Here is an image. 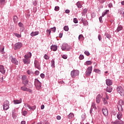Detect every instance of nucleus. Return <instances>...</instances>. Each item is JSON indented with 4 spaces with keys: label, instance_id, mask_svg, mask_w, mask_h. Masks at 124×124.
<instances>
[{
    "label": "nucleus",
    "instance_id": "nucleus-2",
    "mask_svg": "<svg viewBox=\"0 0 124 124\" xmlns=\"http://www.w3.org/2000/svg\"><path fill=\"white\" fill-rule=\"evenodd\" d=\"M34 85L37 90H40L41 89V82L37 79H35Z\"/></svg>",
    "mask_w": 124,
    "mask_h": 124
},
{
    "label": "nucleus",
    "instance_id": "nucleus-49",
    "mask_svg": "<svg viewBox=\"0 0 124 124\" xmlns=\"http://www.w3.org/2000/svg\"><path fill=\"white\" fill-rule=\"evenodd\" d=\"M40 77L42 78V79H44L45 78V75L43 73L41 74Z\"/></svg>",
    "mask_w": 124,
    "mask_h": 124
},
{
    "label": "nucleus",
    "instance_id": "nucleus-61",
    "mask_svg": "<svg viewBox=\"0 0 124 124\" xmlns=\"http://www.w3.org/2000/svg\"><path fill=\"white\" fill-rule=\"evenodd\" d=\"M65 13H66L67 14H68V13H70V11L69 10H66L65 11Z\"/></svg>",
    "mask_w": 124,
    "mask_h": 124
},
{
    "label": "nucleus",
    "instance_id": "nucleus-10",
    "mask_svg": "<svg viewBox=\"0 0 124 124\" xmlns=\"http://www.w3.org/2000/svg\"><path fill=\"white\" fill-rule=\"evenodd\" d=\"M21 91H24V92H29V93H32V91L29 88L26 87V86H22L21 87Z\"/></svg>",
    "mask_w": 124,
    "mask_h": 124
},
{
    "label": "nucleus",
    "instance_id": "nucleus-55",
    "mask_svg": "<svg viewBox=\"0 0 124 124\" xmlns=\"http://www.w3.org/2000/svg\"><path fill=\"white\" fill-rule=\"evenodd\" d=\"M62 58L63 59H64V60H66V59H67V55H66L65 54L63 55H62Z\"/></svg>",
    "mask_w": 124,
    "mask_h": 124
},
{
    "label": "nucleus",
    "instance_id": "nucleus-9",
    "mask_svg": "<svg viewBox=\"0 0 124 124\" xmlns=\"http://www.w3.org/2000/svg\"><path fill=\"white\" fill-rule=\"evenodd\" d=\"M23 46V44L20 42H18L15 45V50H18V49H21V47Z\"/></svg>",
    "mask_w": 124,
    "mask_h": 124
},
{
    "label": "nucleus",
    "instance_id": "nucleus-38",
    "mask_svg": "<svg viewBox=\"0 0 124 124\" xmlns=\"http://www.w3.org/2000/svg\"><path fill=\"white\" fill-rule=\"evenodd\" d=\"M93 108V109H94L95 110H96V109H97V108H96V107L95 106V103H93L92 106V108Z\"/></svg>",
    "mask_w": 124,
    "mask_h": 124
},
{
    "label": "nucleus",
    "instance_id": "nucleus-24",
    "mask_svg": "<svg viewBox=\"0 0 124 124\" xmlns=\"http://www.w3.org/2000/svg\"><path fill=\"white\" fill-rule=\"evenodd\" d=\"M112 89L111 87L109 86V87H107V89H106V92H108V93H111L112 91Z\"/></svg>",
    "mask_w": 124,
    "mask_h": 124
},
{
    "label": "nucleus",
    "instance_id": "nucleus-11",
    "mask_svg": "<svg viewBox=\"0 0 124 124\" xmlns=\"http://www.w3.org/2000/svg\"><path fill=\"white\" fill-rule=\"evenodd\" d=\"M34 66L36 67V68H37V69H39V70H40V63H39V62L38 61L35 60L34 61Z\"/></svg>",
    "mask_w": 124,
    "mask_h": 124
},
{
    "label": "nucleus",
    "instance_id": "nucleus-37",
    "mask_svg": "<svg viewBox=\"0 0 124 124\" xmlns=\"http://www.w3.org/2000/svg\"><path fill=\"white\" fill-rule=\"evenodd\" d=\"M63 30L65 31H69V28H68V26H65L64 27Z\"/></svg>",
    "mask_w": 124,
    "mask_h": 124
},
{
    "label": "nucleus",
    "instance_id": "nucleus-42",
    "mask_svg": "<svg viewBox=\"0 0 124 124\" xmlns=\"http://www.w3.org/2000/svg\"><path fill=\"white\" fill-rule=\"evenodd\" d=\"M44 58L45 60H49L50 59V57L47 54H45Z\"/></svg>",
    "mask_w": 124,
    "mask_h": 124
},
{
    "label": "nucleus",
    "instance_id": "nucleus-3",
    "mask_svg": "<svg viewBox=\"0 0 124 124\" xmlns=\"http://www.w3.org/2000/svg\"><path fill=\"white\" fill-rule=\"evenodd\" d=\"M79 70H74L71 72V76L72 78H75L76 76H78L79 75Z\"/></svg>",
    "mask_w": 124,
    "mask_h": 124
},
{
    "label": "nucleus",
    "instance_id": "nucleus-35",
    "mask_svg": "<svg viewBox=\"0 0 124 124\" xmlns=\"http://www.w3.org/2000/svg\"><path fill=\"white\" fill-rule=\"evenodd\" d=\"M91 64H92V62L91 61H86L85 63V65H91Z\"/></svg>",
    "mask_w": 124,
    "mask_h": 124
},
{
    "label": "nucleus",
    "instance_id": "nucleus-43",
    "mask_svg": "<svg viewBox=\"0 0 124 124\" xmlns=\"http://www.w3.org/2000/svg\"><path fill=\"white\" fill-rule=\"evenodd\" d=\"M88 12V9H84L83 11V12L82 13V15H85L86 13Z\"/></svg>",
    "mask_w": 124,
    "mask_h": 124
},
{
    "label": "nucleus",
    "instance_id": "nucleus-14",
    "mask_svg": "<svg viewBox=\"0 0 124 124\" xmlns=\"http://www.w3.org/2000/svg\"><path fill=\"white\" fill-rule=\"evenodd\" d=\"M102 112L104 115V116H108V109L106 108H103L102 109Z\"/></svg>",
    "mask_w": 124,
    "mask_h": 124
},
{
    "label": "nucleus",
    "instance_id": "nucleus-5",
    "mask_svg": "<svg viewBox=\"0 0 124 124\" xmlns=\"http://www.w3.org/2000/svg\"><path fill=\"white\" fill-rule=\"evenodd\" d=\"M10 60H11V62L14 63V64H16V65H18L19 64V62H18V60L16 59V58L13 57L12 56H10Z\"/></svg>",
    "mask_w": 124,
    "mask_h": 124
},
{
    "label": "nucleus",
    "instance_id": "nucleus-12",
    "mask_svg": "<svg viewBox=\"0 0 124 124\" xmlns=\"http://www.w3.org/2000/svg\"><path fill=\"white\" fill-rule=\"evenodd\" d=\"M6 70L5 68H4V66L2 65H0V72L2 73V74H5Z\"/></svg>",
    "mask_w": 124,
    "mask_h": 124
},
{
    "label": "nucleus",
    "instance_id": "nucleus-25",
    "mask_svg": "<svg viewBox=\"0 0 124 124\" xmlns=\"http://www.w3.org/2000/svg\"><path fill=\"white\" fill-rule=\"evenodd\" d=\"M13 21L16 24L18 22V17L16 16L13 17Z\"/></svg>",
    "mask_w": 124,
    "mask_h": 124
},
{
    "label": "nucleus",
    "instance_id": "nucleus-63",
    "mask_svg": "<svg viewBox=\"0 0 124 124\" xmlns=\"http://www.w3.org/2000/svg\"><path fill=\"white\" fill-rule=\"evenodd\" d=\"M99 21L100 23H102L103 21H102V16H100L99 18Z\"/></svg>",
    "mask_w": 124,
    "mask_h": 124
},
{
    "label": "nucleus",
    "instance_id": "nucleus-36",
    "mask_svg": "<svg viewBox=\"0 0 124 124\" xmlns=\"http://www.w3.org/2000/svg\"><path fill=\"white\" fill-rule=\"evenodd\" d=\"M14 35H15V36H16L18 38H20V37H21L22 36V35H21L20 34H18L17 33H14Z\"/></svg>",
    "mask_w": 124,
    "mask_h": 124
},
{
    "label": "nucleus",
    "instance_id": "nucleus-58",
    "mask_svg": "<svg viewBox=\"0 0 124 124\" xmlns=\"http://www.w3.org/2000/svg\"><path fill=\"white\" fill-rule=\"evenodd\" d=\"M52 29V31L53 32H56V27H54L53 28H51Z\"/></svg>",
    "mask_w": 124,
    "mask_h": 124
},
{
    "label": "nucleus",
    "instance_id": "nucleus-26",
    "mask_svg": "<svg viewBox=\"0 0 124 124\" xmlns=\"http://www.w3.org/2000/svg\"><path fill=\"white\" fill-rule=\"evenodd\" d=\"M118 111H119L120 112H123V106L118 105Z\"/></svg>",
    "mask_w": 124,
    "mask_h": 124
},
{
    "label": "nucleus",
    "instance_id": "nucleus-7",
    "mask_svg": "<svg viewBox=\"0 0 124 124\" xmlns=\"http://www.w3.org/2000/svg\"><path fill=\"white\" fill-rule=\"evenodd\" d=\"M62 51H70V46L67 44H64L62 45Z\"/></svg>",
    "mask_w": 124,
    "mask_h": 124
},
{
    "label": "nucleus",
    "instance_id": "nucleus-22",
    "mask_svg": "<svg viewBox=\"0 0 124 124\" xmlns=\"http://www.w3.org/2000/svg\"><path fill=\"white\" fill-rule=\"evenodd\" d=\"M116 123L117 124H124V122L123 121H122L121 120H116L115 121Z\"/></svg>",
    "mask_w": 124,
    "mask_h": 124
},
{
    "label": "nucleus",
    "instance_id": "nucleus-64",
    "mask_svg": "<svg viewBox=\"0 0 124 124\" xmlns=\"http://www.w3.org/2000/svg\"><path fill=\"white\" fill-rule=\"evenodd\" d=\"M61 119H62V117H61V116L58 115L57 116V120H61Z\"/></svg>",
    "mask_w": 124,
    "mask_h": 124
},
{
    "label": "nucleus",
    "instance_id": "nucleus-20",
    "mask_svg": "<svg viewBox=\"0 0 124 124\" xmlns=\"http://www.w3.org/2000/svg\"><path fill=\"white\" fill-rule=\"evenodd\" d=\"M108 13H109V10H105V11L102 13V17H104L105 15H106L107 14H108Z\"/></svg>",
    "mask_w": 124,
    "mask_h": 124
},
{
    "label": "nucleus",
    "instance_id": "nucleus-54",
    "mask_svg": "<svg viewBox=\"0 0 124 124\" xmlns=\"http://www.w3.org/2000/svg\"><path fill=\"white\" fill-rule=\"evenodd\" d=\"M98 40H99V41H101V39H102V38L101 37V35L100 34H99L98 35Z\"/></svg>",
    "mask_w": 124,
    "mask_h": 124
},
{
    "label": "nucleus",
    "instance_id": "nucleus-52",
    "mask_svg": "<svg viewBox=\"0 0 124 124\" xmlns=\"http://www.w3.org/2000/svg\"><path fill=\"white\" fill-rule=\"evenodd\" d=\"M73 22L75 24H77L78 23V20H77V18H74Z\"/></svg>",
    "mask_w": 124,
    "mask_h": 124
},
{
    "label": "nucleus",
    "instance_id": "nucleus-28",
    "mask_svg": "<svg viewBox=\"0 0 124 124\" xmlns=\"http://www.w3.org/2000/svg\"><path fill=\"white\" fill-rule=\"evenodd\" d=\"M74 117V114L73 113H70L68 115V119H72Z\"/></svg>",
    "mask_w": 124,
    "mask_h": 124
},
{
    "label": "nucleus",
    "instance_id": "nucleus-39",
    "mask_svg": "<svg viewBox=\"0 0 124 124\" xmlns=\"http://www.w3.org/2000/svg\"><path fill=\"white\" fill-rule=\"evenodd\" d=\"M124 101L123 100H120L119 102L118 105H121V106H123V105H124Z\"/></svg>",
    "mask_w": 124,
    "mask_h": 124
},
{
    "label": "nucleus",
    "instance_id": "nucleus-57",
    "mask_svg": "<svg viewBox=\"0 0 124 124\" xmlns=\"http://www.w3.org/2000/svg\"><path fill=\"white\" fill-rule=\"evenodd\" d=\"M79 60H83L84 59V55H80L79 57Z\"/></svg>",
    "mask_w": 124,
    "mask_h": 124
},
{
    "label": "nucleus",
    "instance_id": "nucleus-51",
    "mask_svg": "<svg viewBox=\"0 0 124 124\" xmlns=\"http://www.w3.org/2000/svg\"><path fill=\"white\" fill-rule=\"evenodd\" d=\"M33 5H34V6H36L37 5V1L35 0L33 2Z\"/></svg>",
    "mask_w": 124,
    "mask_h": 124
},
{
    "label": "nucleus",
    "instance_id": "nucleus-23",
    "mask_svg": "<svg viewBox=\"0 0 124 124\" xmlns=\"http://www.w3.org/2000/svg\"><path fill=\"white\" fill-rule=\"evenodd\" d=\"M27 73L28 75H33L34 73L31 71V70H28L27 71Z\"/></svg>",
    "mask_w": 124,
    "mask_h": 124
},
{
    "label": "nucleus",
    "instance_id": "nucleus-15",
    "mask_svg": "<svg viewBox=\"0 0 124 124\" xmlns=\"http://www.w3.org/2000/svg\"><path fill=\"white\" fill-rule=\"evenodd\" d=\"M50 49L52 51H54V52H56V51H57V50H58V46H56V45H52L50 46Z\"/></svg>",
    "mask_w": 124,
    "mask_h": 124
},
{
    "label": "nucleus",
    "instance_id": "nucleus-13",
    "mask_svg": "<svg viewBox=\"0 0 124 124\" xmlns=\"http://www.w3.org/2000/svg\"><path fill=\"white\" fill-rule=\"evenodd\" d=\"M101 97H102V96H101V95L100 94H99L96 96V103H98V104L100 103Z\"/></svg>",
    "mask_w": 124,
    "mask_h": 124
},
{
    "label": "nucleus",
    "instance_id": "nucleus-18",
    "mask_svg": "<svg viewBox=\"0 0 124 124\" xmlns=\"http://www.w3.org/2000/svg\"><path fill=\"white\" fill-rule=\"evenodd\" d=\"M117 118L118 120H121L123 118V113L122 112H119L117 114Z\"/></svg>",
    "mask_w": 124,
    "mask_h": 124
},
{
    "label": "nucleus",
    "instance_id": "nucleus-1",
    "mask_svg": "<svg viewBox=\"0 0 124 124\" xmlns=\"http://www.w3.org/2000/svg\"><path fill=\"white\" fill-rule=\"evenodd\" d=\"M31 53L29 52L28 54L24 55V59L22 61L25 64H30L31 63Z\"/></svg>",
    "mask_w": 124,
    "mask_h": 124
},
{
    "label": "nucleus",
    "instance_id": "nucleus-32",
    "mask_svg": "<svg viewBox=\"0 0 124 124\" xmlns=\"http://www.w3.org/2000/svg\"><path fill=\"white\" fill-rule=\"evenodd\" d=\"M25 107L26 109H27L28 111H30L31 109V107L29 104H25Z\"/></svg>",
    "mask_w": 124,
    "mask_h": 124
},
{
    "label": "nucleus",
    "instance_id": "nucleus-44",
    "mask_svg": "<svg viewBox=\"0 0 124 124\" xmlns=\"http://www.w3.org/2000/svg\"><path fill=\"white\" fill-rule=\"evenodd\" d=\"M51 66L52 67H55V61L54 60L51 61Z\"/></svg>",
    "mask_w": 124,
    "mask_h": 124
},
{
    "label": "nucleus",
    "instance_id": "nucleus-50",
    "mask_svg": "<svg viewBox=\"0 0 124 124\" xmlns=\"http://www.w3.org/2000/svg\"><path fill=\"white\" fill-rule=\"evenodd\" d=\"M18 26L19 27H20V28H23V27H24V24H23V23L19 22L18 23Z\"/></svg>",
    "mask_w": 124,
    "mask_h": 124
},
{
    "label": "nucleus",
    "instance_id": "nucleus-17",
    "mask_svg": "<svg viewBox=\"0 0 124 124\" xmlns=\"http://www.w3.org/2000/svg\"><path fill=\"white\" fill-rule=\"evenodd\" d=\"M39 34V31H32L31 34L30 35H31L32 37L35 36L36 35H38Z\"/></svg>",
    "mask_w": 124,
    "mask_h": 124
},
{
    "label": "nucleus",
    "instance_id": "nucleus-4",
    "mask_svg": "<svg viewBox=\"0 0 124 124\" xmlns=\"http://www.w3.org/2000/svg\"><path fill=\"white\" fill-rule=\"evenodd\" d=\"M92 71H93V66L88 67L85 72V76L87 77L90 76L92 74Z\"/></svg>",
    "mask_w": 124,
    "mask_h": 124
},
{
    "label": "nucleus",
    "instance_id": "nucleus-30",
    "mask_svg": "<svg viewBox=\"0 0 124 124\" xmlns=\"http://www.w3.org/2000/svg\"><path fill=\"white\" fill-rule=\"evenodd\" d=\"M93 72H96V73H98V74H101V71L99 69H94Z\"/></svg>",
    "mask_w": 124,
    "mask_h": 124
},
{
    "label": "nucleus",
    "instance_id": "nucleus-31",
    "mask_svg": "<svg viewBox=\"0 0 124 124\" xmlns=\"http://www.w3.org/2000/svg\"><path fill=\"white\" fill-rule=\"evenodd\" d=\"M105 35L106 36L107 38H108L109 40L111 38V35L109 34L108 33H105Z\"/></svg>",
    "mask_w": 124,
    "mask_h": 124
},
{
    "label": "nucleus",
    "instance_id": "nucleus-46",
    "mask_svg": "<svg viewBox=\"0 0 124 124\" xmlns=\"http://www.w3.org/2000/svg\"><path fill=\"white\" fill-rule=\"evenodd\" d=\"M54 10L55 11H59L60 10V7L55 6Z\"/></svg>",
    "mask_w": 124,
    "mask_h": 124
},
{
    "label": "nucleus",
    "instance_id": "nucleus-16",
    "mask_svg": "<svg viewBox=\"0 0 124 124\" xmlns=\"http://www.w3.org/2000/svg\"><path fill=\"white\" fill-rule=\"evenodd\" d=\"M106 84L107 85V86H111V85H112V84H113L112 80H111L109 79H106Z\"/></svg>",
    "mask_w": 124,
    "mask_h": 124
},
{
    "label": "nucleus",
    "instance_id": "nucleus-59",
    "mask_svg": "<svg viewBox=\"0 0 124 124\" xmlns=\"http://www.w3.org/2000/svg\"><path fill=\"white\" fill-rule=\"evenodd\" d=\"M34 73H35V75H36V76L39 75V71L36 70V71Z\"/></svg>",
    "mask_w": 124,
    "mask_h": 124
},
{
    "label": "nucleus",
    "instance_id": "nucleus-27",
    "mask_svg": "<svg viewBox=\"0 0 124 124\" xmlns=\"http://www.w3.org/2000/svg\"><path fill=\"white\" fill-rule=\"evenodd\" d=\"M0 51L1 54H4V46H1L0 48Z\"/></svg>",
    "mask_w": 124,
    "mask_h": 124
},
{
    "label": "nucleus",
    "instance_id": "nucleus-33",
    "mask_svg": "<svg viewBox=\"0 0 124 124\" xmlns=\"http://www.w3.org/2000/svg\"><path fill=\"white\" fill-rule=\"evenodd\" d=\"M5 0H0V3L1 5H4L6 3Z\"/></svg>",
    "mask_w": 124,
    "mask_h": 124
},
{
    "label": "nucleus",
    "instance_id": "nucleus-56",
    "mask_svg": "<svg viewBox=\"0 0 124 124\" xmlns=\"http://www.w3.org/2000/svg\"><path fill=\"white\" fill-rule=\"evenodd\" d=\"M23 82V83H24L25 85H28V84H29V80H25Z\"/></svg>",
    "mask_w": 124,
    "mask_h": 124
},
{
    "label": "nucleus",
    "instance_id": "nucleus-8",
    "mask_svg": "<svg viewBox=\"0 0 124 124\" xmlns=\"http://www.w3.org/2000/svg\"><path fill=\"white\" fill-rule=\"evenodd\" d=\"M117 91L118 93H120V95H121L122 96H124V90L123 89V88H122L121 86H118L117 88Z\"/></svg>",
    "mask_w": 124,
    "mask_h": 124
},
{
    "label": "nucleus",
    "instance_id": "nucleus-53",
    "mask_svg": "<svg viewBox=\"0 0 124 124\" xmlns=\"http://www.w3.org/2000/svg\"><path fill=\"white\" fill-rule=\"evenodd\" d=\"M84 54H85L86 56H90V52L89 51H85L84 52Z\"/></svg>",
    "mask_w": 124,
    "mask_h": 124
},
{
    "label": "nucleus",
    "instance_id": "nucleus-19",
    "mask_svg": "<svg viewBox=\"0 0 124 124\" xmlns=\"http://www.w3.org/2000/svg\"><path fill=\"white\" fill-rule=\"evenodd\" d=\"M15 104H20V103H22V99H20L19 100H16L14 101Z\"/></svg>",
    "mask_w": 124,
    "mask_h": 124
},
{
    "label": "nucleus",
    "instance_id": "nucleus-48",
    "mask_svg": "<svg viewBox=\"0 0 124 124\" xmlns=\"http://www.w3.org/2000/svg\"><path fill=\"white\" fill-rule=\"evenodd\" d=\"M81 22H82L83 24H85L86 23H87V21H85V19L83 18H82L81 19Z\"/></svg>",
    "mask_w": 124,
    "mask_h": 124
},
{
    "label": "nucleus",
    "instance_id": "nucleus-47",
    "mask_svg": "<svg viewBox=\"0 0 124 124\" xmlns=\"http://www.w3.org/2000/svg\"><path fill=\"white\" fill-rule=\"evenodd\" d=\"M27 114H28V112H27V111L26 110L22 112V115H23V116H27Z\"/></svg>",
    "mask_w": 124,
    "mask_h": 124
},
{
    "label": "nucleus",
    "instance_id": "nucleus-34",
    "mask_svg": "<svg viewBox=\"0 0 124 124\" xmlns=\"http://www.w3.org/2000/svg\"><path fill=\"white\" fill-rule=\"evenodd\" d=\"M77 5L78 8H82V5H81V3H80V1H78L77 3Z\"/></svg>",
    "mask_w": 124,
    "mask_h": 124
},
{
    "label": "nucleus",
    "instance_id": "nucleus-45",
    "mask_svg": "<svg viewBox=\"0 0 124 124\" xmlns=\"http://www.w3.org/2000/svg\"><path fill=\"white\" fill-rule=\"evenodd\" d=\"M35 108H36V107L35 106H34L33 107H31L30 111H31V110H35Z\"/></svg>",
    "mask_w": 124,
    "mask_h": 124
},
{
    "label": "nucleus",
    "instance_id": "nucleus-41",
    "mask_svg": "<svg viewBox=\"0 0 124 124\" xmlns=\"http://www.w3.org/2000/svg\"><path fill=\"white\" fill-rule=\"evenodd\" d=\"M26 79H27V76L23 75L22 77V80L23 82H24V81H26Z\"/></svg>",
    "mask_w": 124,
    "mask_h": 124
},
{
    "label": "nucleus",
    "instance_id": "nucleus-6",
    "mask_svg": "<svg viewBox=\"0 0 124 124\" xmlns=\"http://www.w3.org/2000/svg\"><path fill=\"white\" fill-rule=\"evenodd\" d=\"M3 108L4 110H8L9 109V101L6 100L3 104Z\"/></svg>",
    "mask_w": 124,
    "mask_h": 124
},
{
    "label": "nucleus",
    "instance_id": "nucleus-21",
    "mask_svg": "<svg viewBox=\"0 0 124 124\" xmlns=\"http://www.w3.org/2000/svg\"><path fill=\"white\" fill-rule=\"evenodd\" d=\"M122 30H123V26L119 25L117 28L116 31L117 32H119V31H120Z\"/></svg>",
    "mask_w": 124,
    "mask_h": 124
},
{
    "label": "nucleus",
    "instance_id": "nucleus-40",
    "mask_svg": "<svg viewBox=\"0 0 124 124\" xmlns=\"http://www.w3.org/2000/svg\"><path fill=\"white\" fill-rule=\"evenodd\" d=\"M84 39V36H83L82 34H80L78 36V40H83Z\"/></svg>",
    "mask_w": 124,
    "mask_h": 124
},
{
    "label": "nucleus",
    "instance_id": "nucleus-60",
    "mask_svg": "<svg viewBox=\"0 0 124 124\" xmlns=\"http://www.w3.org/2000/svg\"><path fill=\"white\" fill-rule=\"evenodd\" d=\"M113 6V4H112V3H109L108 4V7H109V8H111V7H112Z\"/></svg>",
    "mask_w": 124,
    "mask_h": 124
},
{
    "label": "nucleus",
    "instance_id": "nucleus-62",
    "mask_svg": "<svg viewBox=\"0 0 124 124\" xmlns=\"http://www.w3.org/2000/svg\"><path fill=\"white\" fill-rule=\"evenodd\" d=\"M47 33H49V34H51V30H46Z\"/></svg>",
    "mask_w": 124,
    "mask_h": 124
},
{
    "label": "nucleus",
    "instance_id": "nucleus-29",
    "mask_svg": "<svg viewBox=\"0 0 124 124\" xmlns=\"http://www.w3.org/2000/svg\"><path fill=\"white\" fill-rule=\"evenodd\" d=\"M103 104L104 105H107L108 104V101L105 98H103Z\"/></svg>",
    "mask_w": 124,
    "mask_h": 124
}]
</instances>
